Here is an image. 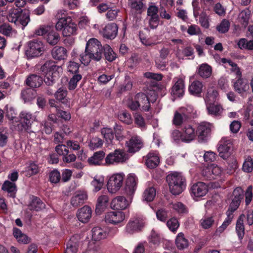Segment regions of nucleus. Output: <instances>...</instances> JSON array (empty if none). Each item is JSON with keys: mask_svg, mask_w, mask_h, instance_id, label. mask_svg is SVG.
<instances>
[{"mask_svg": "<svg viewBox=\"0 0 253 253\" xmlns=\"http://www.w3.org/2000/svg\"><path fill=\"white\" fill-rule=\"evenodd\" d=\"M82 79V75L81 74H76L73 75V77L70 79L68 84V88L69 90L75 89L78 82Z\"/></svg>", "mask_w": 253, "mask_h": 253, "instance_id": "nucleus-55", "label": "nucleus"}, {"mask_svg": "<svg viewBox=\"0 0 253 253\" xmlns=\"http://www.w3.org/2000/svg\"><path fill=\"white\" fill-rule=\"evenodd\" d=\"M144 226V222L142 219L136 218L130 219L127 224L126 229V231L129 234L139 231Z\"/></svg>", "mask_w": 253, "mask_h": 253, "instance_id": "nucleus-22", "label": "nucleus"}, {"mask_svg": "<svg viewBox=\"0 0 253 253\" xmlns=\"http://www.w3.org/2000/svg\"><path fill=\"white\" fill-rule=\"evenodd\" d=\"M218 94V92L214 88H211L207 89L205 100L208 114L211 116H217L219 115L222 109L220 105L214 103Z\"/></svg>", "mask_w": 253, "mask_h": 253, "instance_id": "nucleus-7", "label": "nucleus"}, {"mask_svg": "<svg viewBox=\"0 0 253 253\" xmlns=\"http://www.w3.org/2000/svg\"><path fill=\"white\" fill-rule=\"evenodd\" d=\"M143 160L145 165L150 169L156 168L160 163V157L155 152H149L146 156L143 157Z\"/></svg>", "mask_w": 253, "mask_h": 253, "instance_id": "nucleus-20", "label": "nucleus"}, {"mask_svg": "<svg viewBox=\"0 0 253 253\" xmlns=\"http://www.w3.org/2000/svg\"><path fill=\"white\" fill-rule=\"evenodd\" d=\"M244 217L245 215L244 214L241 215L236 223V232L240 240H242L245 235V227L243 223Z\"/></svg>", "mask_w": 253, "mask_h": 253, "instance_id": "nucleus-43", "label": "nucleus"}, {"mask_svg": "<svg viewBox=\"0 0 253 253\" xmlns=\"http://www.w3.org/2000/svg\"><path fill=\"white\" fill-rule=\"evenodd\" d=\"M244 198L245 207L247 208L253 200V186L252 185H249L246 190H244L240 186L237 187L233 190L231 196V202L227 211L233 214L241 203L244 202Z\"/></svg>", "mask_w": 253, "mask_h": 253, "instance_id": "nucleus-3", "label": "nucleus"}, {"mask_svg": "<svg viewBox=\"0 0 253 253\" xmlns=\"http://www.w3.org/2000/svg\"><path fill=\"white\" fill-rule=\"evenodd\" d=\"M61 175L59 171L57 169H54L49 173V180L53 184H57L61 180Z\"/></svg>", "mask_w": 253, "mask_h": 253, "instance_id": "nucleus-54", "label": "nucleus"}, {"mask_svg": "<svg viewBox=\"0 0 253 253\" xmlns=\"http://www.w3.org/2000/svg\"><path fill=\"white\" fill-rule=\"evenodd\" d=\"M233 84L234 90L242 96L249 89V84L247 81L241 77H238V79L233 82Z\"/></svg>", "mask_w": 253, "mask_h": 253, "instance_id": "nucleus-25", "label": "nucleus"}, {"mask_svg": "<svg viewBox=\"0 0 253 253\" xmlns=\"http://www.w3.org/2000/svg\"><path fill=\"white\" fill-rule=\"evenodd\" d=\"M173 208L179 214H184L188 212V209L187 207L181 202H177L173 204Z\"/></svg>", "mask_w": 253, "mask_h": 253, "instance_id": "nucleus-63", "label": "nucleus"}, {"mask_svg": "<svg viewBox=\"0 0 253 253\" xmlns=\"http://www.w3.org/2000/svg\"><path fill=\"white\" fill-rule=\"evenodd\" d=\"M39 171L38 166L34 163H31L28 167H27L26 172L27 176L30 177L33 175L37 174Z\"/></svg>", "mask_w": 253, "mask_h": 253, "instance_id": "nucleus-61", "label": "nucleus"}, {"mask_svg": "<svg viewBox=\"0 0 253 253\" xmlns=\"http://www.w3.org/2000/svg\"><path fill=\"white\" fill-rule=\"evenodd\" d=\"M242 169L247 172H250L253 169V162L251 157H248L243 165Z\"/></svg>", "mask_w": 253, "mask_h": 253, "instance_id": "nucleus-62", "label": "nucleus"}, {"mask_svg": "<svg viewBox=\"0 0 253 253\" xmlns=\"http://www.w3.org/2000/svg\"><path fill=\"white\" fill-rule=\"evenodd\" d=\"M103 145V140L98 137H93L90 140L88 146L91 150L101 147Z\"/></svg>", "mask_w": 253, "mask_h": 253, "instance_id": "nucleus-57", "label": "nucleus"}, {"mask_svg": "<svg viewBox=\"0 0 253 253\" xmlns=\"http://www.w3.org/2000/svg\"><path fill=\"white\" fill-rule=\"evenodd\" d=\"M51 54L56 60H63L67 57V50L62 46H55L52 49Z\"/></svg>", "mask_w": 253, "mask_h": 253, "instance_id": "nucleus-36", "label": "nucleus"}, {"mask_svg": "<svg viewBox=\"0 0 253 253\" xmlns=\"http://www.w3.org/2000/svg\"><path fill=\"white\" fill-rule=\"evenodd\" d=\"M119 119L122 122L126 124H129L131 123V116L127 112H123L118 115Z\"/></svg>", "mask_w": 253, "mask_h": 253, "instance_id": "nucleus-64", "label": "nucleus"}, {"mask_svg": "<svg viewBox=\"0 0 253 253\" xmlns=\"http://www.w3.org/2000/svg\"><path fill=\"white\" fill-rule=\"evenodd\" d=\"M196 72L201 78L206 79L211 76L212 68L207 63H203L198 67Z\"/></svg>", "mask_w": 253, "mask_h": 253, "instance_id": "nucleus-33", "label": "nucleus"}, {"mask_svg": "<svg viewBox=\"0 0 253 253\" xmlns=\"http://www.w3.org/2000/svg\"><path fill=\"white\" fill-rule=\"evenodd\" d=\"M103 55H104L105 60L109 62H112L117 58L116 53L113 51L110 45L107 44L104 45Z\"/></svg>", "mask_w": 253, "mask_h": 253, "instance_id": "nucleus-44", "label": "nucleus"}, {"mask_svg": "<svg viewBox=\"0 0 253 253\" xmlns=\"http://www.w3.org/2000/svg\"><path fill=\"white\" fill-rule=\"evenodd\" d=\"M221 173V169L217 166H213L212 169L206 168L202 172V175L205 178L208 180L214 179L217 176L219 175Z\"/></svg>", "mask_w": 253, "mask_h": 253, "instance_id": "nucleus-29", "label": "nucleus"}, {"mask_svg": "<svg viewBox=\"0 0 253 253\" xmlns=\"http://www.w3.org/2000/svg\"><path fill=\"white\" fill-rule=\"evenodd\" d=\"M43 42L41 41L34 39L28 42L25 55L28 59L36 58L43 53Z\"/></svg>", "mask_w": 253, "mask_h": 253, "instance_id": "nucleus-8", "label": "nucleus"}, {"mask_svg": "<svg viewBox=\"0 0 253 253\" xmlns=\"http://www.w3.org/2000/svg\"><path fill=\"white\" fill-rule=\"evenodd\" d=\"M125 145L129 153H134L142 148L143 143L139 136H133L128 141H126Z\"/></svg>", "mask_w": 253, "mask_h": 253, "instance_id": "nucleus-14", "label": "nucleus"}, {"mask_svg": "<svg viewBox=\"0 0 253 253\" xmlns=\"http://www.w3.org/2000/svg\"><path fill=\"white\" fill-rule=\"evenodd\" d=\"M251 14V11L248 8H246L240 13L239 19L243 27H246L248 25Z\"/></svg>", "mask_w": 253, "mask_h": 253, "instance_id": "nucleus-42", "label": "nucleus"}, {"mask_svg": "<svg viewBox=\"0 0 253 253\" xmlns=\"http://www.w3.org/2000/svg\"><path fill=\"white\" fill-rule=\"evenodd\" d=\"M0 33L6 37H12L16 33V31L7 23H3L0 25Z\"/></svg>", "mask_w": 253, "mask_h": 253, "instance_id": "nucleus-46", "label": "nucleus"}, {"mask_svg": "<svg viewBox=\"0 0 253 253\" xmlns=\"http://www.w3.org/2000/svg\"><path fill=\"white\" fill-rule=\"evenodd\" d=\"M184 82L178 79L171 88V94L175 97H182L184 93Z\"/></svg>", "mask_w": 253, "mask_h": 253, "instance_id": "nucleus-27", "label": "nucleus"}, {"mask_svg": "<svg viewBox=\"0 0 253 253\" xmlns=\"http://www.w3.org/2000/svg\"><path fill=\"white\" fill-rule=\"evenodd\" d=\"M137 178L134 175L129 174L126 181L125 192L131 198L137 187Z\"/></svg>", "mask_w": 253, "mask_h": 253, "instance_id": "nucleus-19", "label": "nucleus"}, {"mask_svg": "<svg viewBox=\"0 0 253 253\" xmlns=\"http://www.w3.org/2000/svg\"><path fill=\"white\" fill-rule=\"evenodd\" d=\"M3 191L7 192L10 194V196L14 198L17 191V187L15 183L9 180H5L1 187Z\"/></svg>", "mask_w": 253, "mask_h": 253, "instance_id": "nucleus-38", "label": "nucleus"}, {"mask_svg": "<svg viewBox=\"0 0 253 253\" xmlns=\"http://www.w3.org/2000/svg\"><path fill=\"white\" fill-rule=\"evenodd\" d=\"M125 215L122 211H113L108 212L105 216L106 223L116 225L124 221Z\"/></svg>", "mask_w": 253, "mask_h": 253, "instance_id": "nucleus-15", "label": "nucleus"}, {"mask_svg": "<svg viewBox=\"0 0 253 253\" xmlns=\"http://www.w3.org/2000/svg\"><path fill=\"white\" fill-rule=\"evenodd\" d=\"M57 31L56 28L50 27L44 37L47 42L51 45H56L60 40V35Z\"/></svg>", "mask_w": 253, "mask_h": 253, "instance_id": "nucleus-26", "label": "nucleus"}, {"mask_svg": "<svg viewBox=\"0 0 253 253\" xmlns=\"http://www.w3.org/2000/svg\"><path fill=\"white\" fill-rule=\"evenodd\" d=\"M182 132V142H190L196 137L195 128L189 124L185 125L181 127Z\"/></svg>", "mask_w": 253, "mask_h": 253, "instance_id": "nucleus-18", "label": "nucleus"}, {"mask_svg": "<svg viewBox=\"0 0 253 253\" xmlns=\"http://www.w3.org/2000/svg\"><path fill=\"white\" fill-rule=\"evenodd\" d=\"M183 116H184L189 121H191L192 118H194L193 110L190 107L186 108H181L179 109V111Z\"/></svg>", "mask_w": 253, "mask_h": 253, "instance_id": "nucleus-59", "label": "nucleus"}, {"mask_svg": "<svg viewBox=\"0 0 253 253\" xmlns=\"http://www.w3.org/2000/svg\"><path fill=\"white\" fill-rule=\"evenodd\" d=\"M92 238L95 241H99L105 238L107 236V232L100 227H95L92 228Z\"/></svg>", "mask_w": 253, "mask_h": 253, "instance_id": "nucleus-41", "label": "nucleus"}, {"mask_svg": "<svg viewBox=\"0 0 253 253\" xmlns=\"http://www.w3.org/2000/svg\"><path fill=\"white\" fill-rule=\"evenodd\" d=\"M45 207V204L40 198L34 195L30 196V201L28 205L30 210L40 211L44 209Z\"/></svg>", "mask_w": 253, "mask_h": 253, "instance_id": "nucleus-31", "label": "nucleus"}, {"mask_svg": "<svg viewBox=\"0 0 253 253\" xmlns=\"http://www.w3.org/2000/svg\"><path fill=\"white\" fill-rule=\"evenodd\" d=\"M67 90L64 87L59 88L55 93V98L62 103L67 104L68 99L67 98Z\"/></svg>", "mask_w": 253, "mask_h": 253, "instance_id": "nucleus-48", "label": "nucleus"}, {"mask_svg": "<svg viewBox=\"0 0 253 253\" xmlns=\"http://www.w3.org/2000/svg\"><path fill=\"white\" fill-rule=\"evenodd\" d=\"M230 23L228 20L225 19L222 20L220 24L216 27V30L220 33H225L229 29Z\"/></svg>", "mask_w": 253, "mask_h": 253, "instance_id": "nucleus-58", "label": "nucleus"}, {"mask_svg": "<svg viewBox=\"0 0 253 253\" xmlns=\"http://www.w3.org/2000/svg\"><path fill=\"white\" fill-rule=\"evenodd\" d=\"M175 244L177 248L179 250H183L189 246V241L185 237L182 232L179 233L176 237Z\"/></svg>", "mask_w": 253, "mask_h": 253, "instance_id": "nucleus-35", "label": "nucleus"}, {"mask_svg": "<svg viewBox=\"0 0 253 253\" xmlns=\"http://www.w3.org/2000/svg\"><path fill=\"white\" fill-rule=\"evenodd\" d=\"M189 122V121L178 111H176L174 113L172 123L176 127L181 126L182 127V126L188 124Z\"/></svg>", "mask_w": 253, "mask_h": 253, "instance_id": "nucleus-37", "label": "nucleus"}, {"mask_svg": "<svg viewBox=\"0 0 253 253\" xmlns=\"http://www.w3.org/2000/svg\"><path fill=\"white\" fill-rule=\"evenodd\" d=\"M207 185L203 182H198L194 184L190 188L191 194L195 197L205 196L208 192Z\"/></svg>", "mask_w": 253, "mask_h": 253, "instance_id": "nucleus-17", "label": "nucleus"}, {"mask_svg": "<svg viewBox=\"0 0 253 253\" xmlns=\"http://www.w3.org/2000/svg\"><path fill=\"white\" fill-rule=\"evenodd\" d=\"M227 217L225 219L222 225L216 229L215 234L216 235H219L222 233L231 223L233 218V214L226 211Z\"/></svg>", "mask_w": 253, "mask_h": 253, "instance_id": "nucleus-45", "label": "nucleus"}, {"mask_svg": "<svg viewBox=\"0 0 253 253\" xmlns=\"http://www.w3.org/2000/svg\"><path fill=\"white\" fill-rule=\"evenodd\" d=\"M105 152L100 150L95 152L93 155L87 160L90 165L99 166L103 165L104 160V165H117L123 164L128 159V154L123 149H117L109 153L106 157Z\"/></svg>", "mask_w": 253, "mask_h": 253, "instance_id": "nucleus-2", "label": "nucleus"}, {"mask_svg": "<svg viewBox=\"0 0 253 253\" xmlns=\"http://www.w3.org/2000/svg\"><path fill=\"white\" fill-rule=\"evenodd\" d=\"M21 130L28 133L33 132L31 129L32 123L34 121V117L32 114L27 111H22L20 114Z\"/></svg>", "mask_w": 253, "mask_h": 253, "instance_id": "nucleus-13", "label": "nucleus"}, {"mask_svg": "<svg viewBox=\"0 0 253 253\" xmlns=\"http://www.w3.org/2000/svg\"><path fill=\"white\" fill-rule=\"evenodd\" d=\"M232 144L229 140L220 141L218 148L219 156L224 160L229 159L232 152Z\"/></svg>", "mask_w": 253, "mask_h": 253, "instance_id": "nucleus-16", "label": "nucleus"}, {"mask_svg": "<svg viewBox=\"0 0 253 253\" xmlns=\"http://www.w3.org/2000/svg\"><path fill=\"white\" fill-rule=\"evenodd\" d=\"M167 225L171 231L175 232L179 227V223L177 218L172 217L168 220Z\"/></svg>", "mask_w": 253, "mask_h": 253, "instance_id": "nucleus-60", "label": "nucleus"}, {"mask_svg": "<svg viewBox=\"0 0 253 253\" xmlns=\"http://www.w3.org/2000/svg\"><path fill=\"white\" fill-rule=\"evenodd\" d=\"M211 131V125L210 123L203 122L200 124L196 130L200 142H206L209 139Z\"/></svg>", "mask_w": 253, "mask_h": 253, "instance_id": "nucleus-10", "label": "nucleus"}, {"mask_svg": "<svg viewBox=\"0 0 253 253\" xmlns=\"http://www.w3.org/2000/svg\"><path fill=\"white\" fill-rule=\"evenodd\" d=\"M87 199V194L85 191H78L71 198V204L74 207H78L84 203Z\"/></svg>", "mask_w": 253, "mask_h": 253, "instance_id": "nucleus-24", "label": "nucleus"}, {"mask_svg": "<svg viewBox=\"0 0 253 253\" xmlns=\"http://www.w3.org/2000/svg\"><path fill=\"white\" fill-rule=\"evenodd\" d=\"M36 94V90L30 87L22 90L21 97L25 102H30L35 98Z\"/></svg>", "mask_w": 253, "mask_h": 253, "instance_id": "nucleus-40", "label": "nucleus"}, {"mask_svg": "<svg viewBox=\"0 0 253 253\" xmlns=\"http://www.w3.org/2000/svg\"><path fill=\"white\" fill-rule=\"evenodd\" d=\"M156 194V191L153 187L146 188L143 194V199L147 202H152L154 199Z\"/></svg>", "mask_w": 253, "mask_h": 253, "instance_id": "nucleus-49", "label": "nucleus"}, {"mask_svg": "<svg viewBox=\"0 0 253 253\" xmlns=\"http://www.w3.org/2000/svg\"><path fill=\"white\" fill-rule=\"evenodd\" d=\"M101 133L108 144L112 143L114 138L113 130L110 128L104 127L101 130Z\"/></svg>", "mask_w": 253, "mask_h": 253, "instance_id": "nucleus-50", "label": "nucleus"}, {"mask_svg": "<svg viewBox=\"0 0 253 253\" xmlns=\"http://www.w3.org/2000/svg\"><path fill=\"white\" fill-rule=\"evenodd\" d=\"M61 70L62 68L57 66L54 61H47L41 67L39 70L44 76V79L39 75L31 74L26 79L25 83L32 88L40 87L43 82L47 86H52L59 79Z\"/></svg>", "mask_w": 253, "mask_h": 253, "instance_id": "nucleus-1", "label": "nucleus"}, {"mask_svg": "<svg viewBox=\"0 0 253 253\" xmlns=\"http://www.w3.org/2000/svg\"><path fill=\"white\" fill-rule=\"evenodd\" d=\"M77 25L72 21L70 24L67 25L62 30L63 35L64 37H68L71 35H76L77 34Z\"/></svg>", "mask_w": 253, "mask_h": 253, "instance_id": "nucleus-47", "label": "nucleus"}, {"mask_svg": "<svg viewBox=\"0 0 253 253\" xmlns=\"http://www.w3.org/2000/svg\"><path fill=\"white\" fill-rule=\"evenodd\" d=\"M104 46L96 39L91 38L87 42L84 52L80 54L79 60L84 65L89 64L91 60L100 61L103 57Z\"/></svg>", "mask_w": 253, "mask_h": 253, "instance_id": "nucleus-4", "label": "nucleus"}, {"mask_svg": "<svg viewBox=\"0 0 253 253\" xmlns=\"http://www.w3.org/2000/svg\"><path fill=\"white\" fill-rule=\"evenodd\" d=\"M108 201L109 198L106 195H101L98 198L95 209L96 214H100L102 213L108 206Z\"/></svg>", "mask_w": 253, "mask_h": 253, "instance_id": "nucleus-34", "label": "nucleus"}, {"mask_svg": "<svg viewBox=\"0 0 253 253\" xmlns=\"http://www.w3.org/2000/svg\"><path fill=\"white\" fill-rule=\"evenodd\" d=\"M128 203L126 199L123 196H118L113 199L111 203L112 209L118 211L125 210L127 206Z\"/></svg>", "mask_w": 253, "mask_h": 253, "instance_id": "nucleus-28", "label": "nucleus"}, {"mask_svg": "<svg viewBox=\"0 0 253 253\" xmlns=\"http://www.w3.org/2000/svg\"><path fill=\"white\" fill-rule=\"evenodd\" d=\"M114 134L115 135L116 140L119 142L123 141L125 138V136L122 133L123 130V127L116 124L114 126Z\"/></svg>", "mask_w": 253, "mask_h": 253, "instance_id": "nucleus-56", "label": "nucleus"}, {"mask_svg": "<svg viewBox=\"0 0 253 253\" xmlns=\"http://www.w3.org/2000/svg\"><path fill=\"white\" fill-rule=\"evenodd\" d=\"M118 27L116 23H111L106 25L101 31L103 37L110 40L115 38L118 34Z\"/></svg>", "mask_w": 253, "mask_h": 253, "instance_id": "nucleus-21", "label": "nucleus"}, {"mask_svg": "<svg viewBox=\"0 0 253 253\" xmlns=\"http://www.w3.org/2000/svg\"><path fill=\"white\" fill-rule=\"evenodd\" d=\"M7 20L16 25H21L23 29L30 21L28 11L23 12L21 8L11 9L6 16Z\"/></svg>", "mask_w": 253, "mask_h": 253, "instance_id": "nucleus-6", "label": "nucleus"}, {"mask_svg": "<svg viewBox=\"0 0 253 253\" xmlns=\"http://www.w3.org/2000/svg\"><path fill=\"white\" fill-rule=\"evenodd\" d=\"M78 236H73L66 244L65 253H77L79 245Z\"/></svg>", "mask_w": 253, "mask_h": 253, "instance_id": "nucleus-32", "label": "nucleus"}, {"mask_svg": "<svg viewBox=\"0 0 253 253\" xmlns=\"http://www.w3.org/2000/svg\"><path fill=\"white\" fill-rule=\"evenodd\" d=\"M80 64L76 62L70 61L67 64V71L73 75L81 74L79 70Z\"/></svg>", "mask_w": 253, "mask_h": 253, "instance_id": "nucleus-53", "label": "nucleus"}, {"mask_svg": "<svg viewBox=\"0 0 253 253\" xmlns=\"http://www.w3.org/2000/svg\"><path fill=\"white\" fill-rule=\"evenodd\" d=\"M214 216H206L200 220L201 226L205 229L210 228L214 224Z\"/></svg>", "mask_w": 253, "mask_h": 253, "instance_id": "nucleus-52", "label": "nucleus"}, {"mask_svg": "<svg viewBox=\"0 0 253 253\" xmlns=\"http://www.w3.org/2000/svg\"><path fill=\"white\" fill-rule=\"evenodd\" d=\"M55 150L59 155L63 156V161L65 163L74 162L77 159L76 156L69 151L66 145L58 144Z\"/></svg>", "mask_w": 253, "mask_h": 253, "instance_id": "nucleus-12", "label": "nucleus"}, {"mask_svg": "<svg viewBox=\"0 0 253 253\" xmlns=\"http://www.w3.org/2000/svg\"><path fill=\"white\" fill-rule=\"evenodd\" d=\"M72 21V19L69 16L60 18L56 23L55 28L58 31H62L65 27L70 24Z\"/></svg>", "mask_w": 253, "mask_h": 253, "instance_id": "nucleus-51", "label": "nucleus"}, {"mask_svg": "<svg viewBox=\"0 0 253 253\" xmlns=\"http://www.w3.org/2000/svg\"><path fill=\"white\" fill-rule=\"evenodd\" d=\"M124 181V177L121 174L112 175L109 179L107 187L108 191L111 193H115L122 186Z\"/></svg>", "mask_w": 253, "mask_h": 253, "instance_id": "nucleus-11", "label": "nucleus"}, {"mask_svg": "<svg viewBox=\"0 0 253 253\" xmlns=\"http://www.w3.org/2000/svg\"><path fill=\"white\" fill-rule=\"evenodd\" d=\"M170 192L174 195L180 194L185 188L186 180L179 172L171 171L166 177Z\"/></svg>", "mask_w": 253, "mask_h": 253, "instance_id": "nucleus-5", "label": "nucleus"}, {"mask_svg": "<svg viewBox=\"0 0 253 253\" xmlns=\"http://www.w3.org/2000/svg\"><path fill=\"white\" fill-rule=\"evenodd\" d=\"M13 235L19 243L26 244L30 241V239L18 228L14 227L13 228Z\"/></svg>", "mask_w": 253, "mask_h": 253, "instance_id": "nucleus-39", "label": "nucleus"}, {"mask_svg": "<svg viewBox=\"0 0 253 253\" xmlns=\"http://www.w3.org/2000/svg\"><path fill=\"white\" fill-rule=\"evenodd\" d=\"M157 99V96H154L152 99H150L148 96L143 92H139L135 95V99L137 100L140 104V109L144 112H150L151 110V103H154Z\"/></svg>", "mask_w": 253, "mask_h": 253, "instance_id": "nucleus-9", "label": "nucleus"}, {"mask_svg": "<svg viewBox=\"0 0 253 253\" xmlns=\"http://www.w3.org/2000/svg\"><path fill=\"white\" fill-rule=\"evenodd\" d=\"M92 211L88 206H84L79 209L77 214L78 219L83 223L88 222L92 216Z\"/></svg>", "mask_w": 253, "mask_h": 253, "instance_id": "nucleus-23", "label": "nucleus"}, {"mask_svg": "<svg viewBox=\"0 0 253 253\" xmlns=\"http://www.w3.org/2000/svg\"><path fill=\"white\" fill-rule=\"evenodd\" d=\"M203 83L198 80L193 81L189 85L188 91L190 94L196 97H201L203 88Z\"/></svg>", "mask_w": 253, "mask_h": 253, "instance_id": "nucleus-30", "label": "nucleus"}]
</instances>
